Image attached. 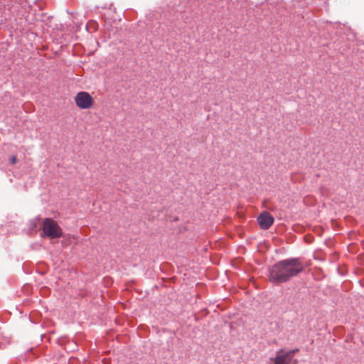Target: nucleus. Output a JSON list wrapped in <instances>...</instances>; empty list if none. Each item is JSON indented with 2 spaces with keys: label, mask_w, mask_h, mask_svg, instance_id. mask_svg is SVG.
Returning a JSON list of instances; mask_svg holds the SVG:
<instances>
[{
  "label": "nucleus",
  "mask_w": 364,
  "mask_h": 364,
  "mask_svg": "<svg viewBox=\"0 0 364 364\" xmlns=\"http://www.w3.org/2000/svg\"><path fill=\"white\" fill-rule=\"evenodd\" d=\"M304 269V264L297 258L282 260L269 271V280L274 284L286 282Z\"/></svg>",
  "instance_id": "f257e3e1"
},
{
  "label": "nucleus",
  "mask_w": 364,
  "mask_h": 364,
  "mask_svg": "<svg viewBox=\"0 0 364 364\" xmlns=\"http://www.w3.org/2000/svg\"><path fill=\"white\" fill-rule=\"evenodd\" d=\"M43 235L50 238H59L62 235L61 228L51 218H45L42 224Z\"/></svg>",
  "instance_id": "f03ea898"
},
{
  "label": "nucleus",
  "mask_w": 364,
  "mask_h": 364,
  "mask_svg": "<svg viewBox=\"0 0 364 364\" xmlns=\"http://www.w3.org/2000/svg\"><path fill=\"white\" fill-rule=\"evenodd\" d=\"M74 100L77 107L82 109H90L95 102L92 97L88 92L85 91L77 93Z\"/></svg>",
  "instance_id": "7ed1b4c3"
},
{
  "label": "nucleus",
  "mask_w": 364,
  "mask_h": 364,
  "mask_svg": "<svg viewBox=\"0 0 364 364\" xmlns=\"http://www.w3.org/2000/svg\"><path fill=\"white\" fill-rule=\"evenodd\" d=\"M274 218L266 211L262 212L257 218L260 228L263 230L269 229L274 223Z\"/></svg>",
  "instance_id": "20e7f679"
},
{
  "label": "nucleus",
  "mask_w": 364,
  "mask_h": 364,
  "mask_svg": "<svg viewBox=\"0 0 364 364\" xmlns=\"http://www.w3.org/2000/svg\"><path fill=\"white\" fill-rule=\"evenodd\" d=\"M271 360L273 361V364H290L291 363L289 355H288L286 353H284L283 350L277 351L276 356L271 358Z\"/></svg>",
  "instance_id": "39448f33"
},
{
  "label": "nucleus",
  "mask_w": 364,
  "mask_h": 364,
  "mask_svg": "<svg viewBox=\"0 0 364 364\" xmlns=\"http://www.w3.org/2000/svg\"><path fill=\"white\" fill-rule=\"evenodd\" d=\"M299 348H295V349L290 350L286 352V354L288 355H289V358L291 360V359L293 358L294 354L296 353L299 352Z\"/></svg>",
  "instance_id": "423d86ee"
},
{
  "label": "nucleus",
  "mask_w": 364,
  "mask_h": 364,
  "mask_svg": "<svg viewBox=\"0 0 364 364\" xmlns=\"http://www.w3.org/2000/svg\"><path fill=\"white\" fill-rule=\"evenodd\" d=\"M17 162V157L16 156L14 155L10 159V163L11 164H15Z\"/></svg>",
  "instance_id": "0eeeda50"
}]
</instances>
